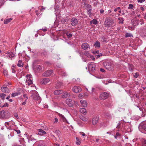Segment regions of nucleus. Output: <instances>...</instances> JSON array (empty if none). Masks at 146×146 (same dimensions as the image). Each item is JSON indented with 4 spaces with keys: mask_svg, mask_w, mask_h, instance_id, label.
Returning <instances> with one entry per match:
<instances>
[{
    "mask_svg": "<svg viewBox=\"0 0 146 146\" xmlns=\"http://www.w3.org/2000/svg\"><path fill=\"white\" fill-rule=\"evenodd\" d=\"M104 25L105 27H110L115 26L116 24L114 23V21L113 19H106L104 22Z\"/></svg>",
    "mask_w": 146,
    "mask_h": 146,
    "instance_id": "f257e3e1",
    "label": "nucleus"
},
{
    "mask_svg": "<svg viewBox=\"0 0 146 146\" xmlns=\"http://www.w3.org/2000/svg\"><path fill=\"white\" fill-rule=\"evenodd\" d=\"M32 95L31 96L33 99L37 101L36 102L38 104H39L41 101V98L39 96L37 92L34 90L32 91Z\"/></svg>",
    "mask_w": 146,
    "mask_h": 146,
    "instance_id": "f03ea898",
    "label": "nucleus"
},
{
    "mask_svg": "<svg viewBox=\"0 0 146 146\" xmlns=\"http://www.w3.org/2000/svg\"><path fill=\"white\" fill-rule=\"evenodd\" d=\"M109 96V93L106 92L102 93L100 95V98L103 100H104L108 98Z\"/></svg>",
    "mask_w": 146,
    "mask_h": 146,
    "instance_id": "7ed1b4c3",
    "label": "nucleus"
},
{
    "mask_svg": "<svg viewBox=\"0 0 146 146\" xmlns=\"http://www.w3.org/2000/svg\"><path fill=\"white\" fill-rule=\"evenodd\" d=\"M26 77L27 79L26 80V84L29 86L30 85L33 83L32 78L31 76L30 75L28 74L27 75Z\"/></svg>",
    "mask_w": 146,
    "mask_h": 146,
    "instance_id": "20e7f679",
    "label": "nucleus"
},
{
    "mask_svg": "<svg viewBox=\"0 0 146 146\" xmlns=\"http://www.w3.org/2000/svg\"><path fill=\"white\" fill-rule=\"evenodd\" d=\"M95 63L93 62H90L88 64V69L89 70L94 71L95 70Z\"/></svg>",
    "mask_w": 146,
    "mask_h": 146,
    "instance_id": "39448f33",
    "label": "nucleus"
},
{
    "mask_svg": "<svg viewBox=\"0 0 146 146\" xmlns=\"http://www.w3.org/2000/svg\"><path fill=\"white\" fill-rule=\"evenodd\" d=\"M15 124L14 122L12 120L11 121L6 122L5 123V125L6 127H8L7 128L9 129H11L12 126Z\"/></svg>",
    "mask_w": 146,
    "mask_h": 146,
    "instance_id": "423d86ee",
    "label": "nucleus"
},
{
    "mask_svg": "<svg viewBox=\"0 0 146 146\" xmlns=\"http://www.w3.org/2000/svg\"><path fill=\"white\" fill-rule=\"evenodd\" d=\"M103 66L107 69H109L112 65L111 62H110L106 61L103 63Z\"/></svg>",
    "mask_w": 146,
    "mask_h": 146,
    "instance_id": "0eeeda50",
    "label": "nucleus"
},
{
    "mask_svg": "<svg viewBox=\"0 0 146 146\" xmlns=\"http://www.w3.org/2000/svg\"><path fill=\"white\" fill-rule=\"evenodd\" d=\"M73 91L75 93H78L81 91V89L80 87L78 86H75L72 88Z\"/></svg>",
    "mask_w": 146,
    "mask_h": 146,
    "instance_id": "6e6552de",
    "label": "nucleus"
},
{
    "mask_svg": "<svg viewBox=\"0 0 146 146\" xmlns=\"http://www.w3.org/2000/svg\"><path fill=\"white\" fill-rule=\"evenodd\" d=\"M53 72V71L52 70H47L43 73V75L46 77L49 76H51Z\"/></svg>",
    "mask_w": 146,
    "mask_h": 146,
    "instance_id": "1a4fd4ad",
    "label": "nucleus"
},
{
    "mask_svg": "<svg viewBox=\"0 0 146 146\" xmlns=\"http://www.w3.org/2000/svg\"><path fill=\"white\" fill-rule=\"evenodd\" d=\"M50 80L48 78H44L43 79L41 80L40 83L43 84H45L49 82Z\"/></svg>",
    "mask_w": 146,
    "mask_h": 146,
    "instance_id": "9d476101",
    "label": "nucleus"
},
{
    "mask_svg": "<svg viewBox=\"0 0 146 146\" xmlns=\"http://www.w3.org/2000/svg\"><path fill=\"white\" fill-rule=\"evenodd\" d=\"M71 21L72 22L71 25L73 26H75L77 24L78 21L75 18H73L71 19Z\"/></svg>",
    "mask_w": 146,
    "mask_h": 146,
    "instance_id": "9b49d317",
    "label": "nucleus"
},
{
    "mask_svg": "<svg viewBox=\"0 0 146 146\" xmlns=\"http://www.w3.org/2000/svg\"><path fill=\"white\" fill-rule=\"evenodd\" d=\"M81 47L84 50H86L88 48H89V45L87 43H83L81 45Z\"/></svg>",
    "mask_w": 146,
    "mask_h": 146,
    "instance_id": "f8f14e48",
    "label": "nucleus"
},
{
    "mask_svg": "<svg viewBox=\"0 0 146 146\" xmlns=\"http://www.w3.org/2000/svg\"><path fill=\"white\" fill-rule=\"evenodd\" d=\"M66 103L70 107H72L73 106V103L71 99H69L66 100L65 101Z\"/></svg>",
    "mask_w": 146,
    "mask_h": 146,
    "instance_id": "ddd939ff",
    "label": "nucleus"
},
{
    "mask_svg": "<svg viewBox=\"0 0 146 146\" xmlns=\"http://www.w3.org/2000/svg\"><path fill=\"white\" fill-rule=\"evenodd\" d=\"M99 120V118L97 116L94 117L92 121V124L93 125L96 124L98 122Z\"/></svg>",
    "mask_w": 146,
    "mask_h": 146,
    "instance_id": "4468645a",
    "label": "nucleus"
},
{
    "mask_svg": "<svg viewBox=\"0 0 146 146\" xmlns=\"http://www.w3.org/2000/svg\"><path fill=\"white\" fill-rule=\"evenodd\" d=\"M62 97L63 98H66L70 96V94L69 92H65L62 95Z\"/></svg>",
    "mask_w": 146,
    "mask_h": 146,
    "instance_id": "2eb2a0df",
    "label": "nucleus"
},
{
    "mask_svg": "<svg viewBox=\"0 0 146 146\" xmlns=\"http://www.w3.org/2000/svg\"><path fill=\"white\" fill-rule=\"evenodd\" d=\"M1 91L3 92L8 93L9 92V89L6 87H2L1 88Z\"/></svg>",
    "mask_w": 146,
    "mask_h": 146,
    "instance_id": "dca6fc26",
    "label": "nucleus"
},
{
    "mask_svg": "<svg viewBox=\"0 0 146 146\" xmlns=\"http://www.w3.org/2000/svg\"><path fill=\"white\" fill-rule=\"evenodd\" d=\"M80 103L83 107H87V102L85 100H81L80 101Z\"/></svg>",
    "mask_w": 146,
    "mask_h": 146,
    "instance_id": "f3484780",
    "label": "nucleus"
},
{
    "mask_svg": "<svg viewBox=\"0 0 146 146\" xmlns=\"http://www.w3.org/2000/svg\"><path fill=\"white\" fill-rule=\"evenodd\" d=\"M59 116L61 118V120L64 122H66L68 123L65 117L59 113L58 114Z\"/></svg>",
    "mask_w": 146,
    "mask_h": 146,
    "instance_id": "a211bd4d",
    "label": "nucleus"
},
{
    "mask_svg": "<svg viewBox=\"0 0 146 146\" xmlns=\"http://www.w3.org/2000/svg\"><path fill=\"white\" fill-rule=\"evenodd\" d=\"M5 111L2 110V111H0V118H5Z\"/></svg>",
    "mask_w": 146,
    "mask_h": 146,
    "instance_id": "6ab92c4d",
    "label": "nucleus"
},
{
    "mask_svg": "<svg viewBox=\"0 0 146 146\" xmlns=\"http://www.w3.org/2000/svg\"><path fill=\"white\" fill-rule=\"evenodd\" d=\"M38 133L39 135H42L46 133L42 129H39L38 130Z\"/></svg>",
    "mask_w": 146,
    "mask_h": 146,
    "instance_id": "aec40b11",
    "label": "nucleus"
},
{
    "mask_svg": "<svg viewBox=\"0 0 146 146\" xmlns=\"http://www.w3.org/2000/svg\"><path fill=\"white\" fill-rule=\"evenodd\" d=\"M63 93V91L61 90H55L54 92V94L55 95H58Z\"/></svg>",
    "mask_w": 146,
    "mask_h": 146,
    "instance_id": "412c9836",
    "label": "nucleus"
},
{
    "mask_svg": "<svg viewBox=\"0 0 146 146\" xmlns=\"http://www.w3.org/2000/svg\"><path fill=\"white\" fill-rule=\"evenodd\" d=\"M80 112L83 114H86V111L85 108H81L80 109Z\"/></svg>",
    "mask_w": 146,
    "mask_h": 146,
    "instance_id": "4be33fe9",
    "label": "nucleus"
},
{
    "mask_svg": "<svg viewBox=\"0 0 146 146\" xmlns=\"http://www.w3.org/2000/svg\"><path fill=\"white\" fill-rule=\"evenodd\" d=\"M12 20V18H10L5 19L4 21V23L5 24H7L8 23L10 22Z\"/></svg>",
    "mask_w": 146,
    "mask_h": 146,
    "instance_id": "5701e85b",
    "label": "nucleus"
},
{
    "mask_svg": "<svg viewBox=\"0 0 146 146\" xmlns=\"http://www.w3.org/2000/svg\"><path fill=\"white\" fill-rule=\"evenodd\" d=\"M90 23L91 24H93L94 25H97L98 24V22L97 20L95 19H93L92 21H90Z\"/></svg>",
    "mask_w": 146,
    "mask_h": 146,
    "instance_id": "b1692460",
    "label": "nucleus"
},
{
    "mask_svg": "<svg viewBox=\"0 0 146 146\" xmlns=\"http://www.w3.org/2000/svg\"><path fill=\"white\" fill-rule=\"evenodd\" d=\"M17 66L19 67H20L21 66H23V63L22 62V61L21 60H19L18 62V63L17 64Z\"/></svg>",
    "mask_w": 146,
    "mask_h": 146,
    "instance_id": "393cba45",
    "label": "nucleus"
},
{
    "mask_svg": "<svg viewBox=\"0 0 146 146\" xmlns=\"http://www.w3.org/2000/svg\"><path fill=\"white\" fill-rule=\"evenodd\" d=\"M118 19L119 21V24H123V19L122 17H118Z\"/></svg>",
    "mask_w": 146,
    "mask_h": 146,
    "instance_id": "a878e982",
    "label": "nucleus"
},
{
    "mask_svg": "<svg viewBox=\"0 0 146 146\" xmlns=\"http://www.w3.org/2000/svg\"><path fill=\"white\" fill-rule=\"evenodd\" d=\"M80 118L81 119L84 121H87V120L86 118L83 116L82 115H81L80 116Z\"/></svg>",
    "mask_w": 146,
    "mask_h": 146,
    "instance_id": "bb28decb",
    "label": "nucleus"
},
{
    "mask_svg": "<svg viewBox=\"0 0 146 146\" xmlns=\"http://www.w3.org/2000/svg\"><path fill=\"white\" fill-rule=\"evenodd\" d=\"M58 73L63 76H65L66 75V73L64 71H59L58 72Z\"/></svg>",
    "mask_w": 146,
    "mask_h": 146,
    "instance_id": "cd10ccee",
    "label": "nucleus"
},
{
    "mask_svg": "<svg viewBox=\"0 0 146 146\" xmlns=\"http://www.w3.org/2000/svg\"><path fill=\"white\" fill-rule=\"evenodd\" d=\"M94 45V46H95V47H100V42H99L96 41Z\"/></svg>",
    "mask_w": 146,
    "mask_h": 146,
    "instance_id": "c85d7f7f",
    "label": "nucleus"
},
{
    "mask_svg": "<svg viewBox=\"0 0 146 146\" xmlns=\"http://www.w3.org/2000/svg\"><path fill=\"white\" fill-rule=\"evenodd\" d=\"M36 69L38 71H40L42 69V67L40 65H38L36 66Z\"/></svg>",
    "mask_w": 146,
    "mask_h": 146,
    "instance_id": "c756f323",
    "label": "nucleus"
},
{
    "mask_svg": "<svg viewBox=\"0 0 146 146\" xmlns=\"http://www.w3.org/2000/svg\"><path fill=\"white\" fill-rule=\"evenodd\" d=\"M117 10H120V11H118V12L119 13H121V10L120 7H117L116 8L114 9V11L115 12H116L117 11Z\"/></svg>",
    "mask_w": 146,
    "mask_h": 146,
    "instance_id": "7c9ffc66",
    "label": "nucleus"
},
{
    "mask_svg": "<svg viewBox=\"0 0 146 146\" xmlns=\"http://www.w3.org/2000/svg\"><path fill=\"white\" fill-rule=\"evenodd\" d=\"M19 94V92L14 93L12 94L11 96L14 97L18 95Z\"/></svg>",
    "mask_w": 146,
    "mask_h": 146,
    "instance_id": "2f4dec72",
    "label": "nucleus"
},
{
    "mask_svg": "<svg viewBox=\"0 0 146 146\" xmlns=\"http://www.w3.org/2000/svg\"><path fill=\"white\" fill-rule=\"evenodd\" d=\"M142 146H146V140L144 139L143 140Z\"/></svg>",
    "mask_w": 146,
    "mask_h": 146,
    "instance_id": "473e14b6",
    "label": "nucleus"
},
{
    "mask_svg": "<svg viewBox=\"0 0 146 146\" xmlns=\"http://www.w3.org/2000/svg\"><path fill=\"white\" fill-rule=\"evenodd\" d=\"M132 36H133L130 33H126L125 34V36L126 37H131Z\"/></svg>",
    "mask_w": 146,
    "mask_h": 146,
    "instance_id": "72a5a7b5",
    "label": "nucleus"
},
{
    "mask_svg": "<svg viewBox=\"0 0 146 146\" xmlns=\"http://www.w3.org/2000/svg\"><path fill=\"white\" fill-rule=\"evenodd\" d=\"M76 143L77 145H80L81 143L80 141V140L79 139L78 137H76Z\"/></svg>",
    "mask_w": 146,
    "mask_h": 146,
    "instance_id": "f704fd0d",
    "label": "nucleus"
},
{
    "mask_svg": "<svg viewBox=\"0 0 146 146\" xmlns=\"http://www.w3.org/2000/svg\"><path fill=\"white\" fill-rule=\"evenodd\" d=\"M62 85V83L61 82H59L57 83V88H60L61 87V86Z\"/></svg>",
    "mask_w": 146,
    "mask_h": 146,
    "instance_id": "c9c22d12",
    "label": "nucleus"
},
{
    "mask_svg": "<svg viewBox=\"0 0 146 146\" xmlns=\"http://www.w3.org/2000/svg\"><path fill=\"white\" fill-rule=\"evenodd\" d=\"M142 129L146 131V123H145L143 124L141 126Z\"/></svg>",
    "mask_w": 146,
    "mask_h": 146,
    "instance_id": "e433bc0d",
    "label": "nucleus"
},
{
    "mask_svg": "<svg viewBox=\"0 0 146 146\" xmlns=\"http://www.w3.org/2000/svg\"><path fill=\"white\" fill-rule=\"evenodd\" d=\"M66 35L68 37V38H71L72 36V35L71 33H68L67 32L66 33Z\"/></svg>",
    "mask_w": 146,
    "mask_h": 146,
    "instance_id": "4c0bfd02",
    "label": "nucleus"
},
{
    "mask_svg": "<svg viewBox=\"0 0 146 146\" xmlns=\"http://www.w3.org/2000/svg\"><path fill=\"white\" fill-rule=\"evenodd\" d=\"M134 6L133 5L130 4L129 5V6L128 7V9H133Z\"/></svg>",
    "mask_w": 146,
    "mask_h": 146,
    "instance_id": "58836bf2",
    "label": "nucleus"
},
{
    "mask_svg": "<svg viewBox=\"0 0 146 146\" xmlns=\"http://www.w3.org/2000/svg\"><path fill=\"white\" fill-rule=\"evenodd\" d=\"M5 95L3 93H0V97L2 99H3L5 98Z\"/></svg>",
    "mask_w": 146,
    "mask_h": 146,
    "instance_id": "ea45409f",
    "label": "nucleus"
},
{
    "mask_svg": "<svg viewBox=\"0 0 146 146\" xmlns=\"http://www.w3.org/2000/svg\"><path fill=\"white\" fill-rule=\"evenodd\" d=\"M120 136V134L118 132H117L116 133L114 137L116 139H117V137H119Z\"/></svg>",
    "mask_w": 146,
    "mask_h": 146,
    "instance_id": "a19ab883",
    "label": "nucleus"
},
{
    "mask_svg": "<svg viewBox=\"0 0 146 146\" xmlns=\"http://www.w3.org/2000/svg\"><path fill=\"white\" fill-rule=\"evenodd\" d=\"M3 73L5 76H6L8 75V72L6 70H4Z\"/></svg>",
    "mask_w": 146,
    "mask_h": 146,
    "instance_id": "79ce46f5",
    "label": "nucleus"
},
{
    "mask_svg": "<svg viewBox=\"0 0 146 146\" xmlns=\"http://www.w3.org/2000/svg\"><path fill=\"white\" fill-rule=\"evenodd\" d=\"M23 97L25 99V100H27L28 99V95L27 94H24L23 95Z\"/></svg>",
    "mask_w": 146,
    "mask_h": 146,
    "instance_id": "37998d69",
    "label": "nucleus"
},
{
    "mask_svg": "<svg viewBox=\"0 0 146 146\" xmlns=\"http://www.w3.org/2000/svg\"><path fill=\"white\" fill-rule=\"evenodd\" d=\"M11 84V83L10 82H7V81H5V84L6 86H8L9 85H10Z\"/></svg>",
    "mask_w": 146,
    "mask_h": 146,
    "instance_id": "c03bdc74",
    "label": "nucleus"
},
{
    "mask_svg": "<svg viewBox=\"0 0 146 146\" xmlns=\"http://www.w3.org/2000/svg\"><path fill=\"white\" fill-rule=\"evenodd\" d=\"M15 68V67L14 65H12L11 67V69H12V72L13 73H15V70H14V68Z\"/></svg>",
    "mask_w": 146,
    "mask_h": 146,
    "instance_id": "a18cd8bd",
    "label": "nucleus"
},
{
    "mask_svg": "<svg viewBox=\"0 0 146 146\" xmlns=\"http://www.w3.org/2000/svg\"><path fill=\"white\" fill-rule=\"evenodd\" d=\"M28 137H29V138H30V140L31 141H33L34 140H36V139H35L34 138H33V137H31V135H29L28 136ZM30 139H29V140H30Z\"/></svg>",
    "mask_w": 146,
    "mask_h": 146,
    "instance_id": "49530a36",
    "label": "nucleus"
},
{
    "mask_svg": "<svg viewBox=\"0 0 146 146\" xmlns=\"http://www.w3.org/2000/svg\"><path fill=\"white\" fill-rule=\"evenodd\" d=\"M83 95L82 94H80L78 96V97L79 99H81L82 98H83Z\"/></svg>",
    "mask_w": 146,
    "mask_h": 146,
    "instance_id": "de8ad7c7",
    "label": "nucleus"
},
{
    "mask_svg": "<svg viewBox=\"0 0 146 146\" xmlns=\"http://www.w3.org/2000/svg\"><path fill=\"white\" fill-rule=\"evenodd\" d=\"M4 2V0H0V6L3 4Z\"/></svg>",
    "mask_w": 146,
    "mask_h": 146,
    "instance_id": "09e8293b",
    "label": "nucleus"
},
{
    "mask_svg": "<svg viewBox=\"0 0 146 146\" xmlns=\"http://www.w3.org/2000/svg\"><path fill=\"white\" fill-rule=\"evenodd\" d=\"M140 22H141V23H140L141 25H142L143 24H144V21L143 19H141L140 20Z\"/></svg>",
    "mask_w": 146,
    "mask_h": 146,
    "instance_id": "8fccbe9b",
    "label": "nucleus"
},
{
    "mask_svg": "<svg viewBox=\"0 0 146 146\" xmlns=\"http://www.w3.org/2000/svg\"><path fill=\"white\" fill-rule=\"evenodd\" d=\"M42 30L44 31V32H45L47 31V28L46 27H44V28H42Z\"/></svg>",
    "mask_w": 146,
    "mask_h": 146,
    "instance_id": "3c124183",
    "label": "nucleus"
},
{
    "mask_svg": "<svg viewBox=\"0 0 146 146\" xmlns=\"http://www.w3.org/2000/svg\"><path fill=\"white\" fill-rule=\"evenodd\" d=\"M80 134L82 135V136H85V134L83 132H80Z\"/></svg>",
    "mask_w": 146,
    "mask_h": 146,
    "instance_id": "603ef678",
    "label": "nucleus"
},
{
    "mask_svg": "<svg viewBox=\"0 0 146 146\" xmlns=\"http://www.w3.org/2000/svg\"><path fill=\"white\" fill-rule=\"evenodd\" d=\"M145 0H137V1L138 3H142L145 1Z\"/></svg>",
    "mask_w": 146,
    "mask_h": 146,
    "instance_id": "864d4df0",
    "label": "nucleus"
},
{
    "mask_svg": "<svg viewBox=\"0 0 146 146\" xmlns=\"http://www.w3.org/2000/svg\"><path fill=\"white\" fill-rule=\"evenodd\" d=\"M58 121V119L56 118H54V123H57Z\"/></svg>",
    "mask_w": 146,
    "mask_h": 146,
    "instance_id": "5fc2aeb1",
    "label": "nucleus"
},
{
    "mask_svg": "<svg viewBox=\"0 0 146 146\" xmlns=\"http://www.w3.org/2000/svg\"><path fill=\"white\" fill-rule=\"evenodd\" d=\"M139 76L138 74L137 73H136L135 75H134V77L137 78L138 76Z\"/></svg>",
    "mask_w": 146,
    "mask_h": 146,
    "instance_id": "6e6d98bb",
    "label": "nucleus"
},
{
    "mask_svg": "<svg viewBox=\"0 0 146 146\" xmlns=\"http://www.w3.org/2000/svg\"><path fill=\"white\" fill-rule=\"evenodd\" d=\"M15 131L17 132V134H19L21 132L19 130H15Z\"/></svg>",
    "mask_w": 146,
    "mask_h": 146,
    "instance_id": "4d7b16f0",
    "label": "nucleus"
},
{
    "mask_svg": "<svg viewBox=\"0 0 146 146\" xmlns=\"http://www.w3.org/2000/svg\"><path fill=\"white\" fill-rule=\"evenodd\" d=\"M26 102H27V100H25V101L22 103V104L23 105H25V104H26Z\"/></svg>",
    "mask_w": 146,
    "mask_h": 146,
    "instance_id": "13d9d810",
    "label": "nucleus"
},
{
    "mask_svg": "<svg viewBox=\"0 0 146 146\" xmlns=\"http://www.w3.org/2000/svg\"><path fill=\"white\" fill-rule=\"evenodd\" d=\"M107 117L108 118H111V116L110 114H108L107 115Z\"/></svg>",
    "mask_w": 146,
    "mask_h": 146,
    "instance_id": "bf43d9fd",
    "label": "nucleus"
},
{
    "mask_svg": "<svg viewBox=\"0 0 146 146\" xmlns=\"http://www.w3.org/2000/svg\"><path fill=\"white\" fill-rule=\"evenodd\" d=\"M100 70L101 72H105V70L103 68H101L100 69Z\"/></svg>",
    "mask_w": 146,
    "mask_h": 146,
    "instance_id": "052dcab7",
    "label": "nucleus"
},
{
    "mask_svg": "<svg viewBox=\"0 0 146 146\" xmlns=\"http://www.w3.org/2000/svg\"><path fill=\"white\" fill-rule=\"evenodd\" d=\"M14 116L17 118L18 117L17 114V113H15L14 114Z\"/></svg>",
    "mask_w": 146,
    "mask_h": 146,
    "instance_id": "680f3d73",
    "label": "nucleus"
},
{
    "mask_svg": "<svg viewBox=\"0 0 146 146\" xmlns=\"http://www.w3.org/2000/svg\"><path fill=\"white\" fill-rule=\"evenodd\" d=\"M104 10L103 9H101L100 10V13L101 14H102L104 12Z\"/></svg>",
    "mask_w": 146,
    "mask_h": 146,
    "instance_id": "e2e57ef3",
    "label": "nucleus"
},
{
    "mask_svg": "<svg viewBox=\"0 0 146 146\" xmlns=\"http://www.w3.org/2000/svg\"><path fill=\"white\" fill-rule=\"evenodd\" d=\"M140 9L142 11H145V9H144V8L143 7H140Z\"/></svg>",
    "mask_w": 146,
    "mask_h": 146,
    "instance_id": "0e129e2a",
    "label": "nucleus"
},
{
    "mask_svg": "<svg viewBox=\"0 0 146 146\" xmlns=\"http://www.w3.org/2000/svg\"><path fill=\"white\" fill-rule=\"evenodd\" d=\"M45 9V8H44V7L43 6H42V9L40 10L41 11H43Z\"/></svg>",
    "mask_w": 146,
    "mask_h": 146,
    "instance_id": "69168bd1",
    "label": "nucleus"
},
{
    "mask_svg": "<svg viewBox=\"0 0 146 146\" xmlns=\"http://www.w3.org/2000/svg\"><path fill=\"white\" fill-rule=\"evenodd\" d=\"M126 146H131V145L130 143H128L126 144Z\"/></svg>",
    "mask_w": 146,
    "mask_h": 146,
    "instance_id": "338daca9",
    "label": "nucleus"
},
{
    "mask_svg": "<svg viewBox=\"0 0 146 146\" xmlns=\"http://www.w3.org/2000/svg\"><path fill=\"white\" fill-rule=\"evenodd\" d=\"M129 29L130 30H133L134 29V28L133 27H130Z\"/></svg>",
    "mask_w": 146,
    "mask_h": 146,
    "instance_id": "774afa93",
    "label": "nucleus"
}]
</instances>
